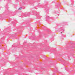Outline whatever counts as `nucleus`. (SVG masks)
Instances as JSON below:
<instances>
[{
  "mask_svg": "<svg viewBox=\"0 0 75 75\" xmlns=\"http://www.w3.org/2000/svg\"><path fill=\"white\" fill-rule=\"evenodd\" d=\"M22 9V8H20L18 10H21Z\"/></svg>",
  "mask_w": 75,
  "mask_h": 75,
  "instance_id": "f257e3e1",
  "label": "nucleus"
}]
</instances>
